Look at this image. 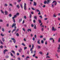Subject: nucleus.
Listing matches in <instances>:
<instances>
[{"label":"nucleus","mask_w":60,"mask_h":60,"mask_svg":"<svg viewBox=\"0 0 60 60\" xmlns=\"http://www.w3.org/2000/svg\"><path fill=\"white\" fill-rule=\"evenodd\" d=\"M16 23H13V24L12 25V28H13V27L14 26V28L15 29L13 30L12 31V33H13V32L16 31V28H17V27L16 26H16Z\"/></svg>","instance_id":"1"},{"label":"nucleus","mask_w":60,"mask_h":60,"mask_svg":"<svg viewBox=\"0 0 60 60\" xmlns=\"http://www.w3.org/2000/svg\"><path fill=\"white\" fill-rule=\"evenodd\" d=\"M51 1V0H47L44 1V4H49L50 3V2Z\"/></svg>","instance_id":"2"},{"label":"nucleus","mask_w":60,"mask_h":60,"mask_svg":"<svg viewBox=\"0 0 60 60\" xmlns=\"http://www.w3.org/2000/svg\"><path fill=\"white\" fill-rule=\"evenodd\" d=\"M24 10H25V11L26 10V3L24 4Z\"/></svg>","instance_id":"3"},{"label":"nucleus","mask_w":60,"mask_h":60,"mask_svg":"<svg viewBox=\"0 0 60 60\" xmlns=\"http://www.w3.org/2000/svg\"><path fill=\"white\" fill-rule=\"evenodd\" d=\"M52 31H55L56 30V29L54 27H52Z\"/></svg>","instance_id":"4"},{"label":"nucleus","mask_w":60,"mask_h":60,"mask_svg":"<svg viewBox=\"0 0 60 60\" xmlns=\"http://www.w3.org/2000/svg\"><path fill=\"white\" fill-rule=\"evenodd\" d=\"M55 3L54 4V5L55 6H56V4H57V2L56 1L54 0L52 2V4H53V3Z\"/></svg>","instance_id":"5"},{"label":"nucleus","mask_w":60,"mask_h":60,"mask_svg":"<svg viewBox=\"0 0 60 60\" xmlns=\"http://www.w3.org/2000/svg\"><path fill=\"white\" fill-rule=\"evenodd\" d=\"M11 39L12 40H13L14 43H15L16 42V40H15V39L14 38H11Z\"/></svg>","instance_id":"6"},{"label":"nucleus","mask_w":60,"mask_h":60,"mask_svg":"<svg viewBox=\"0 0 60 60\" xmlns=\"http://www.w3.org/2000/svg\"><path fill=\"white\" fill-rule=\"evenodd\" d=\"M8 51V50H7L6 49H5V50H4V51L3 52L4 54L5 53V52L6 51Z\"/></svg>","instance_id":"7"},{"label":"nucleus","mask_w":60,"mask_h":60,"mask_svg":"<svg viewBox=\"0 0 60 60\" xmlns=\"http://www.w3.org/2000/svg\"><path fill=\"white\" fill-rule=\"evenodd\" d=\"M5 15H8V12L7 11H5L4 12Z\"/></svg>","instance_id":"8"},{"label":"nucleus","mask_w":60,"mask_h":60,"mask_svg":"<svg viewBox=\"0 0 60 60\" xmlns=\"http://www.w3.org/2000/svg\"><path fill=\"white\" fill-rule=\"evenodd\" d=\"M34 4H33L34 6H36V5H37V3H36L34 2Z\"/></svg>","instance_id":"9"},{"label":"nucleus","mask_w":60,"mask_h":60,"mask_svg":"<svg viewBox=\"0 0 60 60\" xmlns=\"http://www.w3.org/2000/svg\"><path fill=\"white\" fill-rule=\"evenodd\" d=\"M22 19L21 18L20 19L19 21V23H20V22H21L22 21Z\"/></svg>","instance_id":"10"},{"label":"nucleus","mask_w":60,"mask_h":60,"mask_svg":"<svg viewBox=\"0 0 60 60\" xmlns=\"http://www.w3.org/2000/svg\"><path fill=\"white\" fill-rule=\"evenodd\" d=\"M17 15H15L14 16V17H13L12 18V19H14V18H17Z\"/></svg>","instance_id":"11"},{"label":"nucleus","mask_w":60,"mask_h":60,"mask_svg":"<svg viewBox=\"0 0 60 60\" xmlns=\"http://www.w3.org/2000/svg\"><path fill=\"white\" fill-rule=\"evenodd\" d=\"M29 31H30V32H31V30L30 29H27V31H28V32H29Z\"/></svg>","instance_id":"12"},{"label":"nucleus","mask_w":60,"mask_h":60,"mask_svg":"<svg viewBox=\"0 0 60 60\" xmlns=\"http://www.w3.org/2000/svg\"><path fill=\"white\" fill-rule=\"evenodd\" d=\"M34 29H36V28H37V27H36V26L35 24H34Z\"/></svg>","instance_id":"13"},{"label":"nucleus","mask_w":60,"mask_h":60,"mask_svg":"<svg viewBox=\"0 0 60 60\" xmlns=\"http://www.w3.org/2000/svg\"><path fill=\"white\" fill-rule=\"evenodd\" d=\"M40 40H39V41H38L37 43L38 44H40Z\"/></svg>","instance_id":"14"},{"label":"nucleus","mask_w":60,"mask_h":60,"mask_svg":"<svg viewBox=\"0 0 60 60\" xmlns=\"http://www.w3.org/2000/svg\"><path fill=\"white\" fill-rule=\"evenodd\" d=\"M16 7L18 8V9H19V5L18 4L16 6Z\"/></svg>","instance_id":"15"},{"label":"nucleus","mask_w":60,"mask_h":60,"mask_svg":"<svg viewBox=\"0 0 60 60\" xmlns=\"http://www.w3.org/2000/svg\"><path fill=\"white\" fill-rule=\"evenodd\" d=\"M57 52L58 53H59L60 52V49H58V50L57 51Z\"/></svg>","instance_id":"16"},{"label":"nucleus","mask_w":60,"mask_h":60,"mask_svg":"<svg viewBox=\"0 0 60 60\" xmlns=\"http://www.w3.org/2000/svg\"><path fill=\"white\" fill-rule=\"evenodd\" d=\"M30 51H31V53L32 54L33 53V49H30Z\"/></svg>","instance_id":"17"},{"label":"nucleus","mask_w":60,"mask_h":60,"mask_svg":"<svg viewBox=\"0 0 60 60\" xmlns=\"http://www.w3.org/2000/svg\"><path fill=\"white\" fill-rule=\"evenodd\" d=\"M0 44H1L2 45H3V42H2V41H1V40H0Z\"/></svg>","instance_id":"18"},{"label":"nucleus","mask_w":60,"mask_h":60,"mask_svg":"<svg viewBox=\"0 0 60 60\" xmlns=\"http://www.w3.org/2000/svg\"><path fill=\"white\" fill-rule=\"evenodd\" d=\"M2 41L3 42H4V41H5L4 39V38H2Z\"/></svg>","instance_id":"19"},{"label":"nucleus","mask_w":60,"mask_h":60,"mask_svg":"<svg viewBox=\"0 0 60 60\" xmlns=\"http://www.w3.org/2000/svg\"><path fill=\"white\" fill-rule=\"evenodd\" d=\"M0 11H1V13H3V14H4V11H3V10H0Z\"/></svg>","instance_id":"20"},{"label":"nucleus","mask_w":60,"mask_h":60,"mask_svg":"<svg viewBox=\"0 0 60 60\" xmlns=\"http://www.w3.org/2000/svg\"><path fill=\"white\" fill-rule=\"evenodd\" d=\"M2 31L3 32H4V28H3L2 29Z\"/></svg>","instance_id":"21"},{"label":"nucleus","mask_w":60,"mask_h":60,"mask_svg":"<svg viewBox=\"0 0 60 60\" xmlns=\"http://www.w3.org/2000/svg\"><path fill=\"white\" fill-rule=\"evenodd\" d=\"M38 21L39 23H41V20L40 19H39L38 20Z\"/></svg>","instance_id":"22"},{"label":"nucleus","mask_w":60,"mask_h":60,"mask_svg":"<svg viewBox=\"0 0 60 60\" xmlns=\"http://www.w3.org/2000/svg\"><path fill=\"white\" fill-rule=\"evenodd\" d=\"M20 6L21 7V8L23 9V6H22V4H20Z\"/></svg>","instance_id":"23"},{"label":"nucleus","mask_w":60,"mask_h":60,"mask_svg":"<svg viewBox=\"0 0 60 60\" xmlns=\"http://www.w3.org/2000/svg\"><path fill=\"white\" fill-rule=\"evenodd\" d=\"M34 19H37V17H36V16H35L34 17Z\"/></svg>","instance_id":"24"},{"label":"nucleus","mask_w":60,"mask_h":60,"mask_svg":"<svg viewBox=\"0 0 60 60\" xmlns=\"http://www.w3.org/2000/svg\"><path fill=\"white\" fill-rule=\"evenodd\" d=\"M16 15L17 16H19V13H17L16 14Z\"/></svg>","instance_id":"25"},{"label":"nucleus","mask_w":60,"mask_h":60,"mask_svg":"<svg viewBox=\"0 0 60 60\" xmlns=\"http://www.w3.org/2000/svg\"><path fill=\"white\" fill-rule=\"evenodd\" d=\"M52 8H53L54 7V4H52Z\"/></svg>","instance_id":"26"},{"label":"nucleus","mask_w":60,"mask_h":60,"mask_svg":"<svg viewBox=\"0 0 60 60\" xmlns=\"http://www.w3.org/2000/svg\"><path fill=\"white\" fill-rule=\"evenodd\" d=\"M52 40H53V38H50V39H49V40L50 41Z\"/></svg>","instance_id":"27"},{"label":"nucleus","mask_w":60,"mask_h":60,"mask_svg":"<svg viewBox=\"0 0 60 60\" xmlns=\"http://www.w3.org/2000/svg\"><path fill=\"white\" fill-rule=\"evenodd\" d=\"M9 17H11V16H12V15H11V14H10L9 15Z\"/></svg>","instance_id":"28"},{"label":"nucleus","mask_w":60,"mask_h":60,"mask_svg":"<svg viewBox=\"0 0 60 60\" xmlns=\"http://www.w3.org/2000/svg\"><path fill=\"white\" fill-rule=\"evenodd\" d=\"M41 30H42V32H43L44 31V28H41Z\"/></svg>","instance_id":"29"},{"label":"nucleus","mask_w":60,"mask_h":60,"mask_svg":"<svg viewBox=\"0 0 60 60\" xmlns=\"http://www.w3.org/2000/svg\"><path fill=\"white\" fill-rule=\"evenodd\" d=\"M16 36H17L19 37V34L18 33H17L16 34Z\"/></svg>","instance_id":"30"},{"label":"nucleus","mask_w":60,"mask_h":60,"mask_svg":"<svg viewBox=\"0 0 60 60\" xmlns=\"http://www.w3.org/2000/svg\"><path fill=\"white\" fill-rule=\"evenodd\" d=\"M41 42L42 44H43L44 43V41H43V40H42L41 41Z\"/></svg>","instance_id":"31"},{"label":"nucleus","mask_w":60,"mask_h":60,"mask_svg":"<svg viewBox=\"0 0 60 60\" xmlns=\"http://www.w3.org/2000/svg\"><path fill=\"white\" fill-rule=\"evenodd\" d=\"M13 19V21L14 23H15V19H14H14Z\"/></svg>","instance_id":"32"},{"label":"nucleus","mask_w":60,"mask_h":60,"mask_svg":"<svg viewBox=\"0 0 60 60\" xmlns=\"http://www.w3.org/2000/svg\"><path fill=\"white\" fill-rule=\"evenodd\" d=\"M11 52L12 53H13V54H15V52L14 51H11Z\"/></svg>","instance_id":"33"},{"label":"nucleus","mask_w":60,"mask_h":60,"mask_svg":"<svg viewBox=\"0 0 60 60\" xmlns=\"http://www.w3.org/2000/svg\"><path fill=\"white\" fill-rule=\"evenodd\" d=\"M0 48H1V49H2L3 48V45H1V46H0Z\"/></svg>","instance_id":"34"},{"label":"nucleus","mask_w":60,"mask_h":60,"mask_svg":"<svg viewBox=\"0 0 60 60\" xmlns=\"http://www.w3.org/2000/svg\"><path fill=\"white\" fill-rule=\"evenodd\" d=\"M22 45H23V46H25V45L23 43H22Z\"/></svg>","instance_id":"35"},{"label":"nucleus","mask_w":60,"mask_h":60,"mask_svg":"<svg viewBox=\"0 0 60 60\" xmlns=\"http://www.w3.org/2000/svg\"><path fill=\"white\" fill-rule=\"evenodd\" d=\"M30 18L31 19L32 17V15H31V14H30Z\"/></svg>","instance_id":"36"},{"label":"nucleus","mask_w":60,"mask_h":60,"mask_svg":"<svg viewBox=\"0 0 60 60\" xmlns=\"http://www.w3.org/2000/svg\"><path fill=\"white\" fill-rule=\"evenodd\" d=\"M27 49V47H24V50H25V49Z\"/></svg>","instance_id":"37"},{"label":"nucleus","mask_w":60,"mask_h":60,"mask_svg":"<svg viewBox=\"0 0 60 60\" xmlns=\"http://www.w3.org/2000/svg\"><path fill=\"white\" fill-rule=\"evenodd\" d=\"M58 42H60V38H59L58 40Z\"/></svg>","instance_id":"38"},{"label":"nucleus","mask_w":60,"mask_h":60,"mask_svg":"<svg viewBox=\"0 0 60 60\" xmlns=\"http://www.w3.org/2000/svg\"><path fill=\"white\" fill-rule=\"evenodd\" d=\"M38 49H40V48H41V46H38Z\"/></svg>","instance_id":"39"},{"label":"nucleus","mask_w":60,"mask_h":60,"mask_svg":"<svg viewBox=\"0 0 60 60\" xmlns=\"http://www.w3.org/2000/svg\"><path fill=\"white\" fill-rule=\"evenodd\" d=\"M4 6H5L7 7V5L6 4H5L4 5Z\"/></svg>","instance_id":"40"},{"label":"nucleus","mask_w":60,"mask_h":60,"mask_svg":"<svg viewBox=\"0 0 60 60\" xmlns=\"http://www.w3.org/2000/svg\"><path fill=\"white\" fill-rule=\"evenodd\" d=\"M36 11L37 12H40V11L38 10H37Z\"/></svg>","instance_id":"41"},{"label":"nucleus","mask_w":60,"mask_h":60,"mask_svg":"<svg viewBox=\"0 0 60 60\" xmlns=\"http://www.w3.org/2000/svg\"><path fill=\"white\" fill-rule=\"evenodd\" d=\"M58 49H60V45H59V47L58 48Z\"/></svg>","instance_id":"42"},{"label":"nucleus","mask_w":60,"mask_h":60,"mask_svg":"<svg viewBox=\"0 0 60 60\" xmlns=\"http://www.w3.org/2000/svg\"><path fill=\"white\" fill-rule=\"evenodd\" d=\"M33 41H35V38H34V37L33 38Z\"/></svg>","instance_id":"43"},{"label":"nucleus","mask_w":60,"mask_h":60,"mask_svg":"<svg viewBox=\"0 0 60 60\" xmlns=\"http://www.w3.org/2000/svg\"><path fill=\"white\" fill-rule=\"evenodd\" d=\"M34 45H32V48L30 49H33V48H34Z\"/></svg>","instance_id":"44"},{"label":"nucleus","mask_w":60,"mask_h":60,"mask_svg":"<svg viewBox=\"0 0 60 60\" xmlns=\"http://www.w3.org/2000/svg\"><path fill=\"white\" fill-rule=\"evenodd\" d=\"M8 57H9V56H6V58H8Z\"/></svg>","instance_id":"45"},{"label":"nucleus","mask_w":60,"mask_h":60,"mask_svg":"<svg viewBox=\"0 0 60 60\" xmlns=\"http://www.w3.org/2000/svg\"><path fill=\"white\" fill-rule=\"evenodd\" d=\"M43 37V36H42V35H41L40 36V38H42Z\"/></svg>","instance_id":"46"},{"label":"nucleus","mask_w":60,"mask_h":60,"mask_svg":"<svg viewBox=\"0 0 60 60\" xmlns=\"http://www.w3.org/2000/svg\"><path fill=\"white\" fill-rule=\"evenodd\" d=\"M1 36H4V35L3 34H1Z\"/></svg>","instance_id":"47"},{"label":"nucleus","mask_w":60,"mask_h":60,"mask_svg":"<svg viewBox=\"0 0 60 60\" xmlns=\"http://www.w3.org/2000/svg\"><path fill=\"white\" fill-rule=\"evenodd\" d=\"M35 22H36V21H35V20H33V22L34 23H35Z\"/></svg>","instance_id":"48"},{"label":"nucleus","mask_w":60,"mask_h":60,"mask_svg":"<svg viewBox=\"0 0 60 60\" xmlns=\"http://www.w3.org/2000/svg\"><path fill=\"white\" fill-rule=\"evenodd\" d=\"M39 53L40 54H41V55H42V52H40Z\"/></svg>","instance_id":"49"},{"label":"nucleus","mask_w":60,"mask_h":60,"mask_svg":"<svg viewBox=\"0 0 60 60\" xmlns=\"http://www.w3.org/2000/svg\"><path fill=\"white\" fill-rule=\"evenodd\" d=\"M45 45H47V41H46L45 42Z\"/></svg>","instance_id":"50"},{"label":"nucleus","mask_w":60,"mask_h":60,"mask_svg":"<svg viewBox=\"0 0 60 60\" xmlns=\"http://www.w3.org/2000/svg\"><path fill=\"white\" fill-rule=\"evenodd\" d=\"M21 0H18V2L19 3V2H20L21 1Z\"/></svg>","instance_id":"51"},{"label":"nucleus","mask_w":60,"mask_h":60,"mask_svg":"<svg viewBox=\"0 0 60 60\" xmlns=\"http://www.w3.org/2000/svg\"><path fill=\"white\" fill-rule=\"evenodd\" d=\"M3 22V20L1 19H0V22Z\"/></svg>","instance_id":"52"},{"label":"nucleus","mask_w":60,"mask_h":60,"mask_svg":"<svg viewBox=\"0 0 60 60\" xmlns=\"http://www.w3.org/2000/svg\"><path fill=\"white\" fill-rule=\"evenodd\" d=\"M9 6H11L12 7V5L11 4H9Z\"/></svg>","instance_id":"53"},{"label":"nucleus","mask_w":60,"mask_h":60,"mask_svg":"<svg viewBox=\"0 0 60 60\" xmlns=\"http://www.w3.org/2000/svg\"><path fill=\"white\" fill-rule=\"evenodd\" d=\"M19 52H21V51L20 49L19 50Z\"/></svg>","instance_id":"54"},{"label":"nucleus","mask_w":60,"mask_h":60,"mask_svg":"<svg viewBox=\"0 0 60 60\" xmlns=\"http://www.w3.org/2000/svg\"><path fill=\"white\" fill-rule=\"evenodd\" d=\"M31 9L33 10H35L33 8H31Z\"/></svg>","instance_id":"55"},{"label":"nucleus","mask_w":60,"mask_h":60,"mask_svg":"<svg viewBox=\"0 0 60 60\" xmlns=\"http://www.w3.org/2000/svg\"><path fill=\"white\" fill-rule=\"evenodd\" d=\"M39 13H38V15H40V14H41V12L40 11L39 12Z\"/></svg>","instance_id":"56"},{"label":"nucleus","mask_w":60,"mask_h":60,"mask_svg":"<svg viewBox=\"0 0 60 60\" xmlns=\"http://www.w3.org/2000/svg\"><path fill=\"white\" fill-rule=\"evenodd\" d=\"M17 56H19V53H17Z\"/></svg>","instance_id":"57"},{"label":"nucleus","mask_w":60,"mask_h":60,"mask_svg":"<svg viewBox=\"0 0 60 60\" xmlns=\"http://www.w3.org/2000/svg\"><path fill=\"white\" fill-rule=\"evenodd\" d=\"M35 56V54H34L33 55V57H34Z\"/></svg>","instance_id":"58"},{"label":"nucleus","mask_w":60,"mask_h":60,"mask_svg":"<svg viewBox=\"0 0 60 60\" xmlns=\"http://www.w3.org/2000/svg\"><path fill=\"white\" fill-rule=\"evenodd\" d=\"M47 19H48L47 18H45L44 19L45 20H47Z\"/></svg>","instance_id":"59"},{"label":"nucleus","mask_w":60,"mask_h":60,"mask_svg":"<svg viewBox=\"0 0 60 60\" xmlns=\"http://www.w3.org/2000/svg\"><path fill=\"white\" fill-rule=\"evenodd\" d=\"M9 42H12V41H11V40L9 41Z\"/></svg>","instance_id":"60"},{"label":"nucleus","mask_w":60,"mask_h":60,"mask_svg":"<svg viewBox=\"0 0 60 60\" xmlns=\"http://www.w3.org/2000/svg\"><path fill=\"white\" fill-rule=\"evenodd\" d=\"M22 30H23V31H25V29L24 28H22Z\"/></svg>","instance_id":"61"},{"label":"nucleus","mask_w":60,"mask_h":60,"mask_svg":"<svg viewBox=\"0 0 60 60\" xmlns=\"http://www.w3.org/2000/svg\"><path fill=\"white\" fill-rule=\"evenodd\" d=\"M34 37L35 38H36V35H34Z\"/></svg>","instance_id":"62"},{"label":"nucleus","mask_w":60,"mask_h":60,"mask_svg":"<svg viewBox=\"0 0 60 60\" xmlns=\"http://www.w3.org/2000/svg\"><path fill=\"white\" fill-rule=\"evenodd\" d=\"M31 26L32 27H34V26L33 24H32L31 25Z\"/></svg>","instance_id":"63"},{"label":"nucleus","mask_w":60,"mask_h":60,"mask_svg":"<svg viewBox=\"0 0 60 60\" xmlns=\"http://www.w3.org/2000/svg\"><path fill=\"white\" fill-rule=\"evenodd\" d=\"M18 60H20V58L19 57L18 58Z\"/></svg>","instance_id":"64"}]
</instances>
